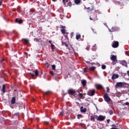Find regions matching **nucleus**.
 I'll use <instances>...</instances> for the list:
<instances>
[{"label": "nucleus", "instance_id": "32", "mask_svg": "<svg viewBox=\"0 0 129 129\" xmlns=\"http://www.w3.org/2000/svg\"><path fill=\"white\" fill-rule=\"evenodd\" d=\"M55 45L54 44H53L52 43H51V48L52 50H54V47Z\"/></svg>", "mask_w": 129, "mask_h": 129}, {"label": "nucleus", "instance_id": "41", "mask_svg": "<svg viewBox=\"0 0 129 129\" xmlns=\"http://www.w3.org/2000/svg\"><path fill=\"white\" fill-rule=\"evenodd\" d=\"M84 73H87V68H84Z\"/></svg>", "mask_w": 129, "mask_h": 129}, {"label": "nucleus", "instance_id": "57", "mask_svg": "<svg viewBox=\"0 0 129 129\" xmlns=\"http://www.w3.org/2000/svg\"><path fill=\"white\" fill-rule=\"evenodd\" d=\"M112 126H115V125H112Z\"/></svg>", "mask_w": 129, "mask_h": 129}, {"label": "nucleus", "instance_id": "7", "mask_svg": "<svg viewBox=\"0 0 129 129\" xmlns=\"http://www.w3.org/2000/svg\"><path fill=\"white\" fill-rule=\"evenodd\" d=\"M95 91L94 89L90 90L88 92V95L90 96H93L95 95Z\"/></svg>", "mask_w": 129, "mask_h": 129}, {"label": "nucleus", "instance_id": "14", "mask_svg": "<svg viewBox=\"0 0 129 129\" xmlns=\"http://www.w3.org/2000/svg\"><path fill=\"white\" fill-rule=\"evenodd\" d=\"M120 64L124 67H127V62L125 60H121L120 61Z\"/></svg>", "mask_w": 129, "mask_h": 129}, {"label": "nucleus", "instance_id": "12", "mask_svg": "<svg viewBox=\"0 0 129 129\" xmlns=\"http://www.w3.org/2000/svg\"><path fill=\"white\" fill-rule=\"evenodd\" d=\"M22 41L23 43H24L26 45L29 44V40L28 39H26V38L23 39Z\"/></svg>", "mask_w": 129, "mask_h": 129}, {"label": "nucleus", "instance_id": "49", "mask_svg": "<svg viewBox=\"0 0 129 129\" xmlns=\"http://www.w3.org/2000/svg\"><path fill=\"white\" fill-rule=\"evenodd\" d=\"M2 6V1H0V6Z\"/></svg>", "mask_w": 129, "mask_h": 129}, {"label": "nucleus", "instance_id": "45", "mask_svg": "<svg viewBox=\"0 0 129 129\" xmlns=\"http://www.w3.org/2000/svg\"><path fill=\"white\" fill-rule=\"evenodd\" d=\"M5 59L4 58H3L2 59V60L1 61V62H3L4 61H5Z\"/></svg>", "mask_w": 129, "mask_h": 129}, {"label": "nucleus", "instance_id": "33", "mask_svg": "<svg viewBox=\"0 0 129 129\" xmlns=\"http://www.w3.org/2000/svg\"><path fill=\"white\" fill-rule=\"evenodd\" d=\"M101 68H102V69H103V70H105V69H106V66L105 65H102V67H101Z\"/></svg>", "mask_w": 129, "mask_h": 129}, {"label": "nucleus", "instance_id": "17", "mask_svg": "<svg viewBox=\"0 0 129 129\" xmlns=\"http://www.w3.org/2000/svg\"><path fill=\"white\" fill-rule=\"evenodd\" d=\"M97 90H101L103 89V86L101 84H99L96 87Z\"/></svg>", "mask_w": 129, "mask_h": 129}, {"label": "nucleus", "instance_id": "4", "mask_svg": "<svg viewBox=\"0 0 129 129\" xmlns=\"http://www.w3.org/2000/svg\"><path fill=\"white\" fill-rule=\"evenodd\" d=\"M103 98L105 102L109 103L111 101V98L108 96L107 93H105L103 95Z\"/></svg>", "mask_w": 129, "mask_h": 129}, {"label": "nucleus", "instance_id": "36", "mask_svg": "<svg viewBox=\"0 0 129 129\" xmlns=\"http://www.w3.org/2000/svg\"><path fill=\"white\" fill-rule=\"evenodd\" d=\"M64 37H65L67 39V40H69V38L68 37V35L67 34H66V35H64Z\"/></svg>", "mask_w": 129, "mask_h": 129}, {"label": "nucleus", "instance_id": "53", "mask_svg": "<svg viewBox=\"0 0 129 129\" xmlns=\"http://www.w3.org/2000/svg\"><path fill=\"white\" fill-rule=\"evenodd\" d=\"M52 2H56L57 1V0H52Z\"/></svg>", "mask_w": 129, "mask_h": 129}, {"label": "nucleus", "instance_id": "43", "mask_svg": "<svg viewBox=\"0 0 129 129\" xmlns=\"http://www.w3.org/2000/svg\"><path fill=\"white\" fill-rule=\"evenodd\" d=\"M125 105L128 106L129 105V102H126V103H124Z\"/></svg>", "mask_w": 129, "mask_h": 129}, {"label": "nucleus", "instance_id": "28", "mask_svg": "<svg viewBox=\"0 0 129 129\" xmlns=\"http://www.w3.org/2000/svg\"><path fill=\"white\" fill-rule=\"evenodd\" d=\"M52 69L53 71L56 70V66L55 64L51 65Z\"/></svg>", "mask_w": 129, "mask_h": 129}, {"label": "nucleus", "instance_id": "31", "mask_svg": "<svg viewBox=\"0 0 129 129\" xmlns=\"http://www.w3.org/2000/svg\"><path fill=\"white\" fill-rule=\"evenodd\" d=\"M75 3L77 4H80L81 0H75Z\"/></svg>", "mask_w": 129, "mask_h": 129}, {"label": "nucleus", "instance_id": "58", "mask_svg": "<svg viewBox=\"0 0 129 129\" xmlns=\"http://www.w3.org/2000/svg\"><path fill=\"white\" fill-rule=\"evenodd\" d=\"M66 34L67 35V33H66Z\"/></svg>", "mask_w": 129, "mask_h": 129}, {"label": "nucleus", "instance_id": "25", "mask_svg": "<svg viewBox=\"0 0 129 129\" xmlns=\"http://www.w3.org/2000/svg\"><path fill=\"white\" fill-rule=\"evenodd\" d=\"M96 70L95 67H91L90 68V70L92 72Z\"/></svg>", "mask_w": 129, "mask_h": 129}, {"label": "nucleus", "instance_id": "29", "mask_svg": "<svg viewBox=\"0 0 129 129\" xmlns=\"http://www.w3.org/2000/svg\"><path fill=\"white\" fill-rule=\"evenodd\" d=\"M29 74L31 76L32 79H35V78H34V77L35 76V74H33L31 73H30Z\"/></svg>", "mask_w": 129, "mask_h": 129}, {"label": "nucleus", "instance_id": "26", "mask_svg": "<svg viewBox=\"0 0 129 129\" xmlns=\"http://www.w3.org/2000/svg\"><path fill=\"white\" fill-rule=\"evenodd\" d=\"M81 38V35L80 34H77L76 36V38L77 40H78Z\"/></svg>", "mask_w": 129, "mask_h": 129}, {"label": "nucleus", "instance_id": "3", "mask_svg": "<svg viewBox=\"0 0 129 129\" xmlns=\"http://www.w3.org/2000/svg\"><path fill=\"white\" fill-rule=\"evenodd\" d=\"M62 3L64 7H72V3L68 0H62Z\"/></svg>", "mask_w": 129, "mask_h": 129}, {"label": "nucleus", "instance_id": "8", "mask_svg": "<svg viewBox=\"0 0 129 129\" xmlns=\"http://www.w3.org/2000/svg\"><path fill=\"white\" fill-rule=\"evenodd\" d=\"M105 119V116L102 115H99L98 117L97 118V121H103Z\"/></svg>", "mask_w": 129, "mask_h": 129}, {"label": "nucleus", "instance_id": "61", "mask_svg": "<svg viewBox=\"0 0 129 129\" xmlns=\"http://www.w3.org/2000/svg\"><path fill=\"white\" fill-rule=\"evenodd\" d=\"M3 0H1V2H3Z\"/></svg>", "mask_w": 129, "mask_h": 129}, {"label": "nucleus", "instance_id": "2", "mask_svg": "<svg viewBox=\"0 0 129 129\" xmlns=\"http://www.w3.org/2000/svg\"><path fill=\"white\" fill-rule=\"evenodd\" d=\"M68 94L70 95L75 96V95H76V90H75V89L70 88L68 90Z\"/></svg>", "mask_w": 129, "mask_h": 129}, {"label": "nucleus", "instance_id": "54", "mask_svg": "<svg viewBox=\"0 0 129 129\" xmlns=\"http://www.w3.org/2000/svg\"><path fill=\"white\" fill-rule=\"evenodd\" d=\"M25 54H28L27 52H25Z\"/></svg>", "mask_w": 129, "mask_h": 129}, {"label": "nucleus", "instance_id": "37", "mask_svg": "<svg viewBox=\"0 0 129 129\" xmlns=\"http://www.w3.org/2000/svg\"><path fill=\"white\" fill-rule=\"evenodd\" d=\"M106 89H107V93H109V91L110 90V89L108 87H106Z\"/></svg>", "mask_w": 129, "mask_h": 129}, {"label": "nucleus", "instance_id": "15", "mask_svg": "<svg viewBox=\"0 0 129 129\" xmlns=\"http://www.w3.org/2000/svg\"><path fill=\"white\" fill-rule=\"evenodd\" d=\"M80 109H81V112L82 113H85L87 111V109L86 108H84V107L83 106H81Z\"/></svg>", "mask_w": 129, "mask_h": 129}, {"label": "nucleus", "instance_id": "55", "mask_svg": "<svg viewBox=\"0 0 129 129\" xmlns=\"http://www.w3.org/2000/svg\"><path fill=\"white\" fill-rule=\"evenodd\" d=\"M127 73L128 75H129V71H128L127 72Z\"/></svg>", "mask_w": 129, "mask_h": 129}, {"label": "nucleus", "instance_id": "23", "mask_svg": "<svg viewBox=\"0 0 129 129\" xmlns=\"http://www.w3.org/2000/svg\"><path fill=\"white\" fill-rule=\"evenodd\" d=\"M61 44L62 46L65 45L67 48H68V44H66V42L61 41Z\"/></svg>", "mask_w": 129, "mask_h": 129}, {"label": "nucleus", "instance_id": "38", "mask_svg": "<svg viewBox=\"0 0 129 129\" xmlns=\"http://www.w3.org/2000/svg\"><path fill=\"white\" fill-rule=\"evenodd\" d=\"M19 114H20V113H19V112H17V113H15V114H14V115H15V116H16V115L19 116Z\"/></svg>", "mask_w": 129, "mask_h": 129}, {"label": "nucleus", "instance_id": "59", "mask_svg": "<svg viewBox=\"0 0 129 129\" xmlns=\"http://www.w3.org/2000/svg\"><path fill=\"white\" fill-rule=\"evenodd\" d=\"M93 48H95V46H93Z\"/></svg>", "mask_w": 129, "mask_h": 129}, {"label": "nucleus", "instance_id": "48", "mask_svg": "<svg viewBox=\"0 0 129 129\" xmlns=\"http://www.w3.org/2000/svg\"><path fill=\"white\" fill-rule=\"evenodd\" d=\"M45 123L47 124H49V121H45Z\"/></svg>", "mask_w": 129, "mask_h": 129}, {"label": "nucleus", "instance_id": "34", "mask_svg": "<svg viewBox=\"0 0 129 129\" xmlns=\"http://www.w3.org/2000/svg\"><path fill=\"white\" fill-rule=\"evenodd\" d=\"M109 113L110 115H112V114H113V112L112 110H110L109 111Z\"/></svg>", "mask_w": 129, "mask_h": 129}, {"label": "nucleus", "instance_id": "40", "mask_svg": "<svg viewBox=\"0 0 129 129\" xmlns=\"http://www.w3.org/2000/svg\"><path fill=\"white\" fill-rule=\"evenodd\" d=\"M74 34V32H72L71 33V38H72V37H73V35Z\"/></svg>", "mask_w": 129, "mask_h": 129}, {"label": "nucleus", "instance_id": "56", "mask_svg": "<svg viewBox=\"0 0 129 129\" xmlns=\"http://www.w3.org/2000/svg\"><path fill=\"white\" fill-rule=\"evenodd\" d=\"M30 11L32 12V13H33V11L32 10H30Z\"/></svg>", "mask_w": 129, "mask_h": 129}, {"label": "nucleus", "instance_id": "47", "mask_svg": "<svg viewBox=\"0 0 129 129\" xmlns=\"http://www.w3.org/2000/svg\"><path fill=\"white\" fill-rule=\"evenodd\" d=\"M110 129H117V127H111V128H110Z\"/></svg>", "mask_w": 129, "mask_h": 129}, {"label": "nucleus", "instance_id": "9", "mask_svg": "<svg viewBox=\"0 0 129 129\" xmlns=\"http://www.w3.org/2000/svg\"><path fill=\"white\" fill-rule=\"evenodd\" d=\"M60 31L62 34H65V29H66V26L62 25L60 27Z\"/></svg>", "mask_w": 129, "mask_h": 129}, {"label": "nucleus", "instance_id": "18", "mask_svg": "<svg viewBox=\"0 0 129 129\" xmlns=\"http://www.w3.org/2000/svg\"><path fill=\"white\" fill-rule=\"evenodd\" d=\"M109 31L111 33L114 32L116 31V29L115 27H112L111 29H109Z\"/></svg>", "mask_w": 129, "mask_h": 129}, {"label": "nucleus", "instance_id": "10", "mask_svg": "<svg viewBox=\"0 0 129 129\" xmlns=\"http://www.w3.org/2000/svg\"><path fill=\"white\" fill-rule=\"evenodd\" d=\"M118 77H119L118 75L113 74L112 75V77H111V79H112V80H115V79H118Z\"/></svg>", "mask_w": 129, "mask_h": 129}, {"label": "nucleus", "instance_id": "46", "mask_svg": "<svg viewBox=\"0 0 129 129\" xmlns=\"http://www.w3.org/2000/svg\"><path fill=\"white\" fill-rule=\"evenodd\" d=\"M109 121H110V119H108L107 120V123L109 124Z\"/></svg>", "mask_w": 129, "mask_h": 129}, {"label": "nucleus", "instance_id": "20", "mask_svg": "<svg viewBox=\"0 0 129 129\" xmlns=\"http://www.w3.org/2000/svg\"><path fill=\"white\" fill-rule=\"evenodd\" d=\"M34 73H35V75L36 76V77H38L39 76V71L38 70H35L34 71Z\"/></svg>", "mask_w": 129, "mask_h": 129}, {"label": "nucleus", "instance_id": "50", "mask_svg": "<svg viewBox=\"0 0 129 129\" xmlns=\"http://www.w3.org/2000/svg\"><path fill=\"white\" fill-rule=\"evenodd\" d=\"M48 42H49V43H52V41L49 40V41H48Z\"/></svg>", "mask_w": 129, "mask_h": 129}, {"label": "nucleus", "instance_id": "30", "mask_svg": "<svg viewBox=\"0 0 129 129\" xmlns=\"http://www.w3.org/2000/svg\"><path fill=\"white\" fill-rule=\"evenodd\" d=\"M78 96H79L80 99H82L83 98V94H82L81 93H79Z\"/></svg>", "mask_w": 129, "mask_h": 129}, {"label": "nucleus", "instance_id": "44", "mask_svg": "<svg viewBox=\"0 0 129 129\" xmlns=\"http://www.w3.org/2000/svg\"><path fill=\"white\" fill-rule=\"evenodd\" d=\"M89 49H90V46H87V47H86V49L87 50H89Z\"/></svg>", "mask_w": 129, "mask_h": 129}, {"label": "nucleus", "instance_id": "39", "mask_svg": "<svg viewBox=\"0 0 129 129\" xmlns=\"http://www.w3.org/2000/svg\"><path fill=\"white\" fill-rule=\"evenodd\" d=\"M50 74L52 75V76H54V73L53 72V71H50Z\"/></svg>", "mask_w": 129, "mask_h": 129}, {"label": "nucleus", "instance_id": "60", "mask_svg": "<svg viewBox=\"0 0 129 129\" xmlns=\"http://www.w3.org/2000/svg\"><path fill=\"white\" fill-rule=\"evenodd\" d=\"M87 63H89V62H88V61H87Z\"/></svg>", "mask_w": 129, "mask_h": 129}, {"label": "nucleus", "instance_id": "51", "mask_svg": "<svg viewBox=\"0 0 129 129\" xmlns=\"http://www.w3.org/2000/svg\"><path fill=\"white\" fill-rule=\"evenodd\" d=\"M90 20L91 21H93V19L92 18H91L90 17Z\"/></svg>", "mask_w": 129, "mask_h": 129}, {"label": "nucleus", "instance_id": "21", "mask_svg": "<svg viewBox=\"0 0 129 129\" xmlns=\"http://www.w3.org/2000/svg\"><path fill=\"white\" fill-rule=\"evenodd\" d=\"M86 83H87V82L86 80H83L82 81V84L84 87L86 86Z\"/></svg>", "mask_w": 129, "mask_h": 129}, {"label": "nucleus", "instance_id": "6", "mask_svg": "<svg viewBox=\"0 0 129 129\" xmlns=\"http://www.w3.org/2000/svg\"><path fill=\"white\" fill-rule=\"evenodd\" d=\"M119 46V43L118 41H113L112 42V47L113 48H116L118 47Z\"/></svg>", "mask_w": 129, "mask_h": 129}, {"label": "nucleus", "instance_id": "52", "mask_svg": "<svg viewBox=\"0 0 129 129\" xmlns=\"http://www.w3.org/2000/svg\"><path fill=\"white\" fill-rule=\"evenodd\" d=\"M13 32L15 34L16 31L15 30H13Z\"/></svg>", "mask_w": 129, "mask_h": 129}, {"label": "nucleus", "instance_id": "11", "mask_svg": "<svg viewBox=\"0 0 129 129\" xmlns=\"http://www.w3.org/2000/svg\"><path fill=\"white\" fill-rule=\"evenodd\" d=\"M16 103V97H13L11 99V104L13 105L15 104Z\"/></svg>", "mask_w": 129, "mask_h": 129}, {"label": "nucleus", "instance_id": "35", "mask_svg": "<svg viewBox=\"0 0 129 129\" xmlns=\"http://www.w3.org/2000/svg\"><path fill=\"white\" fill-rule=\"evenodd\" d=\"M45 65L47 66V68H49V63L48 62H45Z\"/></svg>", "mask_w": 129, "mask_h": 129}, {"label": "nucleus", "instance_id": "27", "mask_svg": "<svg viewBox=\"0 0 129 129\" xmlns=\"http://www.w3.org/2000/svg\"><path fill=\"white\" fill-rule=\"evenodd\" d=\"M83 117V115L81 114H79L77 115V118L78 119H80V118H82Z\"/></svg>", "mask_w": 129, "mask_h": 129}, {"label": "nucleus", "instance_id": "1", "mask_svg": "<svg viewBox=\"0 0 129 129\" xmlns=\"http://www.w3.org/2000/svg\"><path fill=\"white\" fill-rule=\"evenodd\" d=\"M110 59L111 61H112V64L114 66L115 64H116V62H117V57L116 55H110Z\"/></svg>", "mask_w": 129, "mask_h": 129}, {"label": "nucleus", "instance_id": "42", "mask_svg": "<svg viewBox=\"0 0 129 129\" xmlns=\"http://www.w3.org/2000/svg\"><path fill=\"white\" fill-rule=\"evenodd\" d=\"M60 115L61 116H63L64 115V112H60Z\"/></svg>", "mask_w": 129, "mask_h": 129}, {"label": "nucleus", "instance_id": "24", "mask_svg": "<svg viewBox=\"0 0 129 129\" xmlns=\"http://www.w3.org/2000/svg\"><path fill=\"white\" fill-rule=\"evenodd\" d=\"M91 121H92L93 122L95 121V116L94 115H91L90 117Z\"/></svg>", "mask_w": 129, "mask_h": 129}, {"label": "nucleus", "instance_id": "16", "mask_svg": "<svg viewBox=\"0 0 129 129\" xmlns=\"http://www.w3.org/2000/svg\"><path fill=\"white\" fill-rule=\"evenodd\" d=\"M87 12H88V13H89V12H92L93 11H94V6H92V8H91V9H90V8H87Z\"/></svg>", "mask_w": 129, "mask_h": 129}, {"label": "nucleus", "instance_id": "13", "mask_svg": "<svg viewBox=\"0 0 129 129\" xmlns=\"http://www.w3.org/2000/svg\"><path fill=\"white\" fill-rule=\"evenodd\" d=\"M15 22L17 23H18L19 24H21L23 23V21L22 19L19 20V19L17 18V19H15Z\"/></svg>", "mask_w": 129, "mask_h": 129}, {"label": "nucleus", "instance_id": "19", "mask_svg": "<svg viewBox=\"0 0 129 129\" xmlns=\"http://www.w3.org/2000/svg\"><path fill=\"white\" fill-rule=\"evenodd\" d=\"M50 94H51V91H48L44 92V96H48L50 95Z\"/></svg>", "mask_w": 129, "mask_h": 129}, {"label": "nucleus", "instance_id": "22", "mask_svg": "<svg viewBox=\"0 0 129 129\" xmlns=\"http://www.w3.org/2000/svg\"><path fill=\"white\" fill-rule=\"evenodd\" d=\"M2 91L4 93H6V85H3Z\"/></svg>", "mask_w": 129, "mask_h": 129}, {"label": "nucleus", "instance_id": "5", "mask_svg": "<svg viewBox=\"0 0 129 129\" xmlns=\"http://www.w3.org/2000/svg\"><path fill=\"white\" fill-rule=\"evenodd\" d=\"M125 86L124 82H117L115 85V88H122Z\"/></svg>", "mask_w": 129, "mask_h": 129}]
</instances>
